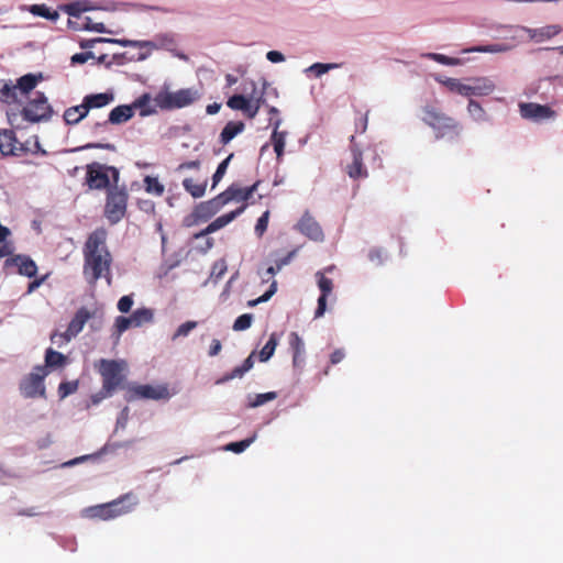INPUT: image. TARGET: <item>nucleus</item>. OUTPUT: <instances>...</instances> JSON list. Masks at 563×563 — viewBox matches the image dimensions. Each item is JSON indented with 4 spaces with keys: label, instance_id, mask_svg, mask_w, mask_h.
Wrapping results in <instances>:
<instances>
[{
    "label": "nucleus",
    "instance_id": "f257e3e1",
    "mask_svg": "<svg viewBox=\"0 0 563 563\" xmlns=\"http://www.w3.org/2000/svg\"><path fill=\"white\" fill-rule=\"evenodd\" d=\"M108 232L103 228L92 231L82 247V275L90 286L104 278L110 286L112 283V255L107 247Z\"/></svg>",
    "mask_w": 563,
    "mask_h": 563
},
{
    "label": "nucleus",
    "instance_id": "f03ea898",
    "mask_svg": "<svg viewBox=\"0 0 563 563\" xmlns=\"http://www.w3.org/2000/svg\"><path fill=\"white\" fill-rule=\"evenodd\" d=\"M52 108L47 101V98L43 92H36L35 97L27 102L21 110V113L8 112V120L11 125L18 123L19 117L21 115L25 121L38 122L46 120L51 117Z\"/></svg>",
    "mask_w": 563,
    "mask_h": 563
},
{
    "label": "nucleus",
    "instance_id": "7ed1b4c3",
    "mask_svg": "<svg viewBox=\"0 0 563 563\" xmlns=\"http://www.w3.org/2000/svg\"><path fill=\"white\" fill-rule=\"evenodd\" d=\"M421 120L435 131L437 137H443L449 133H459L460 130L457 121L433 104H426L422 108Z\"/></svg>",
    "mask_w": 563,
    "mask_h": 563
},
{
    "label": "nucleus",
    "instance_id": "20e7f679",
    "mask_svg": "<svg viewBox=\"0 0 563 563\" xmlns=\"http://www.w3.org/2000/svg\"><path fill=\"white\" fill-rule=\"evenodd\" d=\"M201 98V93L196 88H184L174 92L161 91L155 98V104L162 110L180 109L192 104Z\"/></svg>",
    "mask_w": 563,
    "mask_h": 563
},
{
    "label": "nucleus",
    "instance_id": "39448f33",
    "mask_svg": "<svg viewBox=\"0 0 563 563\" xmlns=\"http://www.w3.org/2000/svg\"><path fill=\"white\" fill-rule=\"evenodd\" d=\"M129 194L128 190L118 185L107 190L103 214L111 224L120 222L126 213Z\"/></svg>",
    "mask_w": 563,
    "mask_h": 563
},
{
    "label": "nucleus",
    "instance_id": "423d86ee",
    "mask_svg": "<svg viewBox=\"0 0 563 563\" xmlns=\"http://www.w3.org/2000/svg\"><path fill=\"white\" fill-rule=\"evenodd\" d=\"M31 141H26L25 143L19 142L13 130L3 129L0 130V152L4 156H20L27 153H37L42 152L45 154L46 152L41 150V144L37 140V136H33V147L30 146Z\"/></svg>",
    "mask_w": 563,
    "mask_h": 563
},
{
    "label": "nucleus",
    "instance_id": "0eeeda50",
    "mask_svg": "<svg viewBox=\"0 0 563 563\" xmlns=\"http://www.w3.org/2000/svg\"><path fill=\"white\" fill-rule=\"evenodd\" d=\"M125 363L123 361L101 358L97 365L98 372L102 378V386L114 393L121 387L124 375Z\"/></svg>",
    "mask_w": 563,
    "mask_h": 563
},
{
    "label": "nucleus",
    "instance_id": "6e6552de",
    "mask_svg": "<svg viewBox=\"0 0 563 563\" xmlns=\"http://www.w3.org/2000/svg\"><path fill=\"white\" fill-rule=\"evenodd\" d=\"M110 174L114 185L119 180V170L113 166H106L99 163H92L87 166L86 180L91 189H109Z\"/></svg>",
    "mask_w": 563,
    "mask_h": 563
},
{
    "label": "nucleus",
    "instance_id": "1a4fd4ad",
    "mask_svg": "<svg viewBox=\"0 0 563 563\" xmlns=\"http://www.w3.org/2000/svg\"><path fill=\"white\" fill-rule=\"evenodd\" d=\"M132 494H125L115 500L91 508L92 517H98L102 520H110L121 515L128 514L132 510L135 503L126 505L128 500L132 499Z\"/></svg>",
    "mask_w": 563,
    "mask_h": 563
},
{
    "label": "nucleus",
    "instance_id": "9d476101",
    "mask_svg": "<svg viewBox=\"0 0 563 563\" xmlns=\"http://www.w3.org/2000/svg\"><path fill=\"white\" fill-rule=\"evenodd\" d=\"M45 367L36 366L20 384V391L26 398L45 397Z\"/></svg>",
    "mask_w": 563,
    "mask_h": 563
},
{
    "label": "nucleus",
    "instance_id": "9b49d317",
    "mask_svg": "<svg viewBox=\"0 0 563 563\" xmlns=\"http://www.w3.org/2000/svg\"><path fill=\"white\" fill-rule=\"evenodd\" d=\"M92 317L89 310L85 307L79 308L71 321L68 324V328L65 332L58 333L54 332L51 335V340L53 343L58 344L59 346L63 343L69 342L73 338H75L82 329L86 322Z\"/></svg>",
    "mask_w": 563,
    "mask_h": 563
},
{
    "label": "nucleus",
    "instance_id": "f8f14e48",
    "mask_svg": "<svg viewBox=\"0 0 563 563\" xmlns=\"http://www.w3.org/2000/svg\"><path fill=\"white\" fill-rule=\"evenodd\" d=\"M519 111L523 119L534 122H541L551 119L555 115L549 106H543L534 102H522L519 104Z\"/></svg>",
    "mask_w": 563,
    "mask_h": 563
},
{
    "label": "nucleus",
    "instance_id": "ddd939ff",
    "mask_svg": "<svg viewBox=\"0 0 563 563\" xmlns=\"http://www.w3.org/2000/svg\"><path fill=\"white\" fill-rule=\"evenodd\" d=\"M261 180L255 181L252 186L242 188L236 184H232L224 191L219 194L223 205H228L231 201H246L257 190Z\"/></svg>",
    "mask_w": 563,
    "mask_h": 563
},
{
    "label": "nucleus",
    "instance_id": "4468645a",
    "mask_svg": "<svg viewBox=\"0 0 563 563\" xmlns=\"http://www.w3.org/2000/svg\"><path fill=\"white\" fill-rule=\"evenodd\" d=\"M224 207L220 196L197 205L191 213L195 222H206Z\"/></svg>",
    "mask_w": 563,
    "mask_h": 563
},
{
    "label": "nucleus",
    "instance_id": "2eb2a0df",
    "mask_svg": "<svg viewBox=\"0 0 563 563\" xmlns=\"http://www.w3.org/2000/svg\"><path fill=\"white\" fill-rule=\"evenodd\" d=\"M355 136H351V152L352 163L346 165L345 170L353 179L366 178L368 176L367 169L363 164V155L361 150L354 143Z\"/></svg>",
    "mask_w": 563,
    "mask_h": 563
},
{
    "label": "nucleus",
    "instance_id": "dca6fc26",
    "mask_svg": "<svg viewBox=\"0 0 563 563\" xmlns=\"http://www.w3.org/2000/svg\"><path fill=\"white\" fill-rule=\"evenodd\" d=\"M134 115L133 107L129 104H120L113 108L108 117V120L103 122H97L95 129L106 128L108 124H123L131 120Z\"/></svg>",
    "mask_w": 563,
    "mask_h": 563
},
{
    "label": "nucleus",
    "instance_id": "f3484780",
    "mask_svg": "<svg viewBox=\"0 0 563 563\" xmlns=\"http://www.w3.org/2000/svg\"><path fill=\"white\" fill-rule=\"evenodd\" d=\"M246 208V205L241 206L240 208L225 213L223 216L218 217L216 220H213L211 223H209L203 230L195 234V239L206 238L208 234L213 233L222 228H224L227 224H229L231 221H233L238 216H240Z\"/></svg>",
    "mask_w": 563,
    "mask_h": 563
},
{
    "label": "nucleus",
    "instance_id": "a211bd4d",
    "mask_svg": "<svg viewBox=\"0 0 563 563\" xmlns=\"http://www.w3.org/2000/svg\"><path fill=\"white\" fill-rule=\"evenodd\" d=\"M316 277L318 279V287L321 291V295L318 299V307L314 312V318H320L325 312L327 298L333 290V282L332 279L325 277L322 272H317Z\"/></svg>",
    "mask_w": 563,
    "mask_h": 563
},
{
    "label": "nucleus",
    "instance_id": "6ab92c4d",
    "mask_svg": "<svg viewBox=\"0 0 563 563\" xmlns=\"http://www.w3.org/2000/svg\"><path fill=\"white\" fill-rule=\"evenodd\" d=\"M133 395L139 398L145 399H168L170 397L169 390L166 386H152V385H137L131 389Z\"/></svg>",
    "mask_w": 563,
    "mask_h": 563
},
{
    "label": "nucleus",
    "instance_id": "aec40b11",
    "mask_svg": "<svg viewBox=\"0 0 563 563\" xmlns=\"http://www.w3.org/2000/svg\"><path fill=\"white\" fill-rule=\"evenodd\" d=\"M8 266L12 265L18 268L19 274L26 277H34L37 273V266L35 262L26 255H14L5 261Z\"/></svg>",
    "mask_w": 563,
    "mask_h": 563
},
{
    "label": "nucleus",
    "instance_id": "412c9836",
    "mask_svg": "<svg viewBox=\"0 0 563 563\" xmlns=\"http://www.w3.org/2000/svg\"><path fill=\"white\" fill-rule=\"evenodd\" d=\"M269 124L273 126V133L271 136V141L274 146V151L276 153V158L278 162H280L282 157L284 155L287 132L278 131V129L282 124L280 118H276V119L271 118Z\"/></svg>",
    "mask_w": 563,
    "mask_h": 563
},
{
    "label": "nucleus",
    "instance_id": "4be33fe9",
    "mask_svg": "<svg viewBox=\"0 0 563 563\" xmlns=\"http://www.w3.org/2000/svg\"><path fill=\"white\" fill-rule=\"evenodd\" d=\"M299 231L314 241L323 239V231L320 224L310 216H303L298 223Z\"/></svg>",
    "mask_w": 563,
    "mask_h": 563
},
{
    "label": "nucleus",
    "instance_id": "5701e85b",
    "mask_svg": "<svg viewBox=\"0 0 563 563\" xmlns=\"http://www.w3.org/2000/svg\"><path fill=\"white\" fill-rule=\"evenodd\" d=\"M85 108L90 111L91 109H100L109 106L114 101L113 91H106L100 93H90L84 97Z\"/></svg>",
    "mask_w": 563,
    "mask_h": 563
},
{
    "label": "nucleus",
    "instance_id": "b1692460",
    "mask_svg": "<svg viewBox=\"0 0 563 563\" xmlns=\"http://www.w3.org/2000/svg\"><path fill=\"white\" fill-rule=\"evenodd\" d=\"M495 89L493 80L486 77L474 78L470 85V97L471 96H488Z\"/></svg>",
    "mask_w": 563,
    "mask_h": 563
},
{
    "label": "nucleus",
    "instance_id": "393cba45",
    "mask_svg": "<svg viewBox=\"0 0 563 563\" xmlns=\"http://www.w3.org/2000/svg\"><path fill=\"white\" fill-rule=\"evenodd\" d=\"M84 108H85L84 101L78 106L67 108L63 115L65 122L69 125L79 123L89 113L88 109H84Z\"/></svg>",
    "mask_w": 563,
    "mask_h": 563
},
{
    "label": "nucleus",
    "instance_id": "a878e982",
    "mask_svg": "<svg viewBox=\"0 0 563 563\" xmlns=\"http://www.w3.org/2000/svg\"><path fill=\"white\" fill-rule=\"evenodd\" d=\"M101 42H108V43H117L120 44L123 47L132 46V47H143L147 45L146 42H140V41H132V40H113V38H103L98 37L93 40H87L82 41L80 43L81 48H90L93 46L95 43H101Z\"/></svg>",
    "mask_w": 563,
    "mask_h": 563
},
{
    "label": "nucleus",
    "instance_id": "bb28decb",
    "mask_svg": "<svg viewBox=\"0 0 563 563\" xmlns=\"http://www.w3.org/2000/svg\"><path fill=\"white\" fill-rule=\"evenodd\" d=\"M244 129H245V124L242 121L228 122L220 133V142L222 144H228L238 134L243 132Z\"/></svg>",
    "mask_w": 563,
    "mask_h": 563
},
{
    "label": "nucleus",
    "instance_id": "cd10ccee",
    "mask_svg": "<svg viewBox=\"0 0 563 563\" xmlns=\"http://www.w3.org/2000/svg\"><path fill=\"white\" fill-rule=\"evenodd\" d=\"M42 79V74H26L20 77L16 81V85H12V87H16V91L20 90L21 93L26 95L32 91Z\"/></svg>",
    "mask_w": 563,
    "mask_h": 563
},
{
    "label": "nucleus",
    "instance_id": "c85d7f7f",
    "mask_svg": "<svg viewBox=\"0 0 563 563\" xmlns=\"http://www.w3.org/2000/svg\"><path fill=\"white\" fill-rule=\"evenodd\" d=\"M437 80L445 86L450 91L456 92L463 97H470V85L463 84L456 78H437Z\"/></svg>",
    "mask_w": 563,
    "mask_h": 563
},
{
    "label": "nucleus",
    "instance_id": "c756f323",
    "mask_svg": "<svg viewBox=\"0 0 563 563\" xmlns=\"http://www.w3.org/2000/svg\"><path fill=\"white\" fill-rule=\"evenodd\" d=\"M154 313L152 309L148 308H140L133 311L131 314L133 327L137 328L143 325L144 323H150L153 321Z\"/></svg>",
    "mask_w": 563,
    "mask_h": 563
},
{
    "label": "nucleus",
    "instance_id": "7c9ffc66",
    "mask_svg": "<svg viewBox=\"0 0 563 563\" xmlns=\"http://www.w3.org/2000/svg\"><path fill=\"white\" fill-rule=\"evenodd\" d=\"M0 101L5 103L16 102V87H12L9 81L0 80Z\"/></svg>",
    "mask_w": 563,
    "mask_h": 563
},
{
    "label": "nucleus",
    "instance_id": "2f4dec72",
    "mask_svg": "<svg viewBox=\"0 0 563 563\" xmlns=\"http://www.w3.org/2000/svg\"><path fill=\"white\" fill-rule=\"evenodd\" d=\"M183 186L194 198H200L206 192L207 181L196 184L192 178H185Z\"/></svg>",
    "mask_w": 563,
    "mask_h": 563
},
{
    "label": "nucleus",
    "instance_id": "473e14b6",
    "mask_svg": "<svg viewBox=\"0 0 563 563\" xmlns=\"http://www.w3.org/2000/svg\"><path fill=\"white\" fill-rule=\"evenodd\" d=\"M277 345L278 338L276 333H272L268 341L258 353L260 361L267 362L274 355Z\"/></svg>",
    "mask_w": 563,
    "mask_h": 563
},
{
    "label": "nucleus",
    "instance_id": "72a5a7b5",
    "mask_svg": "<svg viewBox=\"0 0 563 563\" xmlns=\"http://www.w3.org/2000/svg\"><path fill=\"white\" fill-rule=\"evenodd\" d=\"M144 189L147 194L161 197L165 191V187L162 183H159L157 177L145 176L144 178Z\"/></svg>",
    "mask_w": 563,
    "mask_h": 563
},
{
    "label": "nucleus",
    "instance_id": "f704fd0d",
    "mask_svg": "<svg viewBox=\"0 0 563 563\" xmlns=\"http://www.w3.org/2000/svg\"><path fill=\"white\" fill-rule=\"evenodd\" d=\"M66 363V356L53 349H47L45 353V365L47 367H60Z\"/></svg>",
    "mask_w": 563,
    "mask_h": 563
},
{
    "label": "nucleus",
    "instance_id": "c9c22d12",
    "mask_svg": "<svg viewBox=\"0 0 563 563\" xmlns=\"http://www.w3.org/2000/svg\"><path fill=\"white\" fill-rule=\"evenodd\" d=\"M296 253H297V250H292V251L288 252L285 256L275 258V261H274L275 265L269 266L267 268L266 273L271 276H274L285 265H288L291 262V260L295 257Z\"/></svg>",
    "mask_w": 563,
    "mask_h": 563
},
{
    "label": "nucleus",
    "instance_id": "e433bc0d",
    "mask_svg": "<svg viewBox=\"0 0 563 563\" xmlns=\"http://www.w3.org/2000/svg\"><path fill=\"white\" fill-rule=\"evenodd\" d=\"M30 12L34 15L42 16L53 21L57 20L59 16L57 11H51V9L45 4H33L30 8Z\"/></svg>",
    "mask_w": 563,
    "mask_h": 563
},
{
    "label": "nucleus",
    "instance_id": "4c0bfd02",
    "mask_svg": "<svg viewBox=\"0 0 563 563\" xmlns=\"http://www.w3.org/2000/svg\"><path fill=\"white\" fill-rule=\"evenodd\" d=\"M277 394L275 391H268L264 394H256L254 397H250L249 407L256 408L263 406L264 404L276 399Z\"/></svg>",
    "mask_w": 563,
    "mask_h": 563
},
{
    "label": "nucleus",
    "instance_id": "58836bf2",
    "mask_svg": "<svg viewBox=\"0 0 563 563\" xmlns=\"http://www.w3.org/2000/svg\"><path fill=\"white\" fill-rule=\"evenodd\" d=\"M509 49V46L505 44H492V45H481L475 46L470 49H465L464 52H478V53H501Z\"/></svg>",
    "mask_w": 563,
    "mask_h": 563
},
{
    "label": "nucleus",
    "instance_id": "ea45409f",
    "mask_svg": "<svg viewBox=\"0 0 563 563\" xmlns=\"http://www.w3.org/2000/svg\"><path fill=\"white\" fill-rule=\"evenodd\" d=\"M234 154L231 153L225 159H223L217 167L216 173L212 176V188H214L218 183L223 178L227 173L230 161L233 158Z\"/></svg>",
    "mask_w": 563,
    "mask_h": 563
},
{
    "label": "nucleus",
    "instance_id": "a19ab883",
    "mask_svg": "<svg viewBox=\"0 0 563 563\" xmlns=\"http://www.w3.org/2000/svg\"><path fill=\"white\" fill-rule=\"evenodd\" d=\"M467 111L476 121H484L486 119L485 110L473 99H470L468 101Z\"/></svg>",
    "mask_w": 563,
    "mask_h": 563
},
{
    "label": "nucleus",
    "instance_id": "79ce46f5",
    "mask_svg": "<svg viewBox=\"0 0 563 563\" xmlns=\"http://www.w3.org/2000/svg\"><path fill=\"white\" fill-rule=\"evenodd\" d=\"M254 440H255V435L244 439L242 441L231 442V443L227 444L225 450L231 451L236 454L242 453L251 445V443H253Z\"/></svg>",
    "mask_w": 563,
    "mask_h": 563
},
{
    "label": "nucleus",
    "instance_id": "37998d69",
    "mask_svg": "<svg viewBox=\"0 0 563 563\" xmlns=\"http://www.w3.org/2000/svg\"><path fill=\"white\" fill-rule=\"evenodd\" d=\"M247 96L244 95H233L227 101V106L232 110H240L243 112L244 108L247 103Z\"/></svg>",
    "mask_w": 563,
    "mask_h": 563
},
{
    "label": "nucleus",
    "instance_id": "c03bdc74",
    "mask_svg": "<svg viewBox=\"0 0 563 563\" xmlns=\"http://www.w3.org/2000/svg\"><path fill=\"white\" fill-rule=\"evenodd\" d=\"M78 389V382H62L58 386V396L60 399L74 394Z\"/></svg>",
    "mask_w": 563,
    "mask_h": 563
},
{
    "label": "nucleus",
    "instance_id": "a18cd8bd",
    "mask_svg": "<svg viewBox=\"0 0 563 563\" xmlns=\"http://www.w3.org/2000/svg\"><path fill=\"white\" fill-rule=\"evenodd\" d=\"M253 316L251 313H244L238 317L233 323L234 331H244L252 324Z\"/></svg>",
    "mask_w": 563,
    "mask_h": 563
},
{
    "label": "nucleus",
    "instance_id": "49530a36",
    "mask_svg": "<svg viewBox=\"0 0 563 563\" xmlns=\"http://www.w3.org/2000/svg\"><path fill=\"white\" fill-rule=\"evenodd\" d=\"M131 327H133L131 316L130 317L119 316L115 318L114 329H115V333L118 336H120L124 331H126Z\"/></svg>",
    "mask_w": 563,
    "mask_h": 563
},
{
    "label": "nucleus",
    "instance_id": "de8ad7c7",
    "mask_svg": "<svg viewBox=\"0 0 563 563\" xmlns=\"http://www.w3.org/2000/svg\"><path fill=\"white\" fill-rule=\"evenodd\" d=\"M276 290H277V282L274 279L272 282L268 290L265 294H263L262 296H260L256 299L250 300L247 302V305L250 307H254V306H256V305H258L261 302H266V301H268L272 298V296L276 292Z\"/></svg>",
    "mask_w": 563,
    "mask_h": 563
},
{
    "label": "nucleus",
    "instance_id": "09e8293b",
    "mask_svg": "<svg viewBox=\"0 0 563 563\" xmlns=\"http://www.w3.org/2000/svg\"><path fill=\"white\" fill-rule=\"evenodd\" d=\"M428 57L439 64L446 65V66H455L460 64V60L454 57H449L443 54L439 53H430L428 54Z\"/></svg>",
    "mask_w": 563,
    "mask_h": 563
},
{
    "label": "nucleus",
    "instance_id": "8fccbe9b",
    "mask_svg": "<svg viewBox=\"0 0 563 563\" xmlns=\"http://www.w3.org/2000/svg\"><path fill=\"white\" fill-rule=\"evenodd\" d=\"M289 345L292 353H305V343L297 332H291L289 334Z\"/></svg>",
    "mask_w": 563,
    "mask_h": 563
},
{
    "label": "nucleus",
    "instance_id": "3c124183",
    "mask_svg": "<svg viewBox=\"0 0 563 563\" xmlns=\"http://www.w3.org/2000/svg\"><path fill=\"white\" fill-rule=\"evenodd\" d=\"M269 211L266 210L258 219L255 225V233L257 236H263L268 227Z\"/></svg>",
    "mask_w": 563,
    "mask_h": 563
},
{
    "label": "nucleus",
    "instance_id": "603ef678",
    "mask_svg": "<svg viewBox=\"0 0 563 563\" xmlns=\"http://www.w3.org/2000/svg\"><path fill=\"white\" fill-rule=\"evenodd\" d=\"M196 327H197L196 321H187V322L180 324L177 328L176 332L174 333L173 340H176L179 336H187L190 333V331H192Z\"/></svg>",
    "mask_w": 563,
    "mask_h": 563
},
{
    "label": "nucleus",
    "instance_id": "864d4df0",
    "mask_svg": "<svg viewBox=\"0 0 563 563\" xmlns=\"http://www.w3.org/2000/svg\"><path fill=\"white\" fill-rule=\"evenodd\" d=\"M252 92L247 96V99L252 100L254 104H258L260 107L264 106L266 100L264 98V88L258 90L256 85L252 81Z\"/></svg>",
    "mask_w": 563,
    "mask_h": 563
},
{
    "label": "nucleus",
    "instance_id": "5fc2aeb1",
    "mask_svg": "<svg viewBox=\"0 0 563 563\" xmlns=\"http://www.w3.org/2000/svg\"><path fill=\"white\" fill-rule=\"evenodd\" d=\"M560 32L561 27L559 25H547L538 30V33L542 38H551L558 35Z\"/></svg>",
    "mask_w": 563,
    "mask_h": 563
},
{
    "label": "nucleus",
    "instance_id": "6e6d98bb",
    "mask_svg": "<svg viewBox=\"0 0 563 563\" xmlns=\"http://www.w3.org/2000/svg\"><path fill=\"white\" fill-rule=\"evenodd\" d=\"M112 395H113L112 391L107 390V388L104 386H102L98 393L91 395L90 404L96 406V405L100 404L103 399H106Z\"/></svg>",
    "mask_w": 563,
    "mask_h": 563
},
{
    "label": "nucleus",
    "instance_id": "4d7b16f0",
    "mask_svg": "<svg viewBox=\"0 0 563 563\" xmlns=\"http://www.w3.org/2000/svg\"><path fill=\"white\" fill-rule=\"evenodd\" d=\"M245 373L246 371H244L243 366H236L230 373L225 374L221 379H219L218 383H224L234 378H241L244 376Z\"/></svg>",
    "mask_w": 563,
    "mask_h": 563
},
{
    "label": "nucleus",
    "instance_id": "13d9d810",
    "mask_svg": "<svg viewBox=\"0 0 563 563\" xmlns=\"http://www.w3.org/2000/svg\"><path fill=\"white\" fill-rule=\"evenodd\" d=\"M245 373L246 371H244L243 366H236L230 373L225 374L221 379H219L218 383H224L234 378H241L244 376Z\"/></svg>",
    "mask_w": 563,
    "mask_h": 563
},
{
    "label": "nucleus",
    "instance_id": "bf43d9fd",
    "mask_svg": "<svg viewBox=\"0 0 563 563\" xmlns=\"http://www.w3.org/2000/svg\"><path fill=\"white\" fill-rule=\"evenodd\" d=\"M133 306V298L131 295L123 296L118 301V309L122 313H128Z\"/></svg>",
    "mask_w": 563,
    "mask_h": 563
},
{
    "label": "nucleus",
    "instance_id": "052dcab7",
    "mask_svg": "<svg viewBox=\"0 0 563 563\" xmlns=\"http://www.w3.org/2000/svg\"><path fill=\"white\" fill-rule=\"evenodd\" d=\"M95 57L92 52H85V53H77L71 56L70 62L71 65L76 64H85L89 59H92Z\"/></svg>",
    "mask_w": 563,
    "mask_h": 563
},
{
    "label": "nucleus",
    "instance_id": "680f3d73",
    "mask_svg": "<svg viewBox=\"0 0 563 563\" xmlns=\"http://www.w3.org/2000/svg\"><path fill=\"white\" fill-rule=\"evenodd\" d=\"M336 67L335 64H322V63H316L310 67V70L316 74V76H321L329 71L330 69Z\"/></svg>",
    "mask_w": 563,
    "mask_h": 563
},
{
    "label": "nucleus",
    "instance_id": "e2e57ef3",
    "mask_svg": "<svg viewBox=\"0 0 563 563\" xmlns=\"http://www.w3.org/2000/svg\"><path fill=\"white\" fill-rule=\"evenodd\" d=\"M260 109H261V107L257 103L254 104V102H252V100L249 99L246 107L243 110V113L249 119H254L256 117V114L258 113Z\"/></svg>",
    "mask_w": 563,
    "mask_h": 563
},
{
    "label": "nucleus",
    "instance_id": "0e129e2a",
    "mask_svg": "<svg viewBox=\"0 0 563 563\" xmlns=\"http://www.w3.org/2000/svg\"><path fill=\"white\" fill-rule=\"evenodd\" d=\"M199 168H200V161L196 159V161H189V162H184V163L179 164L176 170L183 172L185 169H199Z\"/></svg>",
    "mask_w": 563,
    "mask_h": 563
},
{
    "label": "nucleus",
    "instance_id": "69168bd1",
    "mask_svg": "<svg viewBox=\"0 0 563 563\" xmlns=\"http://www.w3.org/2000/svg\"><path fill=\"white\" fill-rule=\"evenodd\" d=\"M355 128L356 132L363 133L365 132L367 128V115L366 114H360L358 118L355 120Z\"/></svg>",
    "mask_w": 563,
    "mask_h": 563
},
{
    "label": "nucleus",
    "instance_id": "338daca9",
    "mask_svg": "<svg viewBox=\"0 0 563 563\" xmlns=\"http://www.w3.org/2000/svg\"><path fill=\"white\" fill-rule=\"evenodd\" d=\"M345 357V353L342 349L333 351L330 355V362L332 365L340 363Z\"/></svg>",
    "mask_w": 563,
    "mask_h": 563
},
{
    "label": "nucleus",
    "instance_id": "774afa93",
    "mask_svg": "<svg viewBox=\"0 0 563 563\" xmlns=\"http://www.w3.org/2000/svg\"><path fill=\"white\" fill-rule=\"evenodd\" d=\"M266 58L272 63H280L285 59L284 55L278 51H269L266 54Z\"/></svg>",
    "mask_w": 563,
    "mask_h": 563
}]
</instances>
